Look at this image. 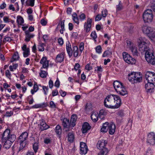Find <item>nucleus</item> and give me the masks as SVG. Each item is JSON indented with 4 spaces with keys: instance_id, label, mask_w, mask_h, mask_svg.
I'll use <instances>...</instances> for the list:
<instances>
[{
    "instance_id": "obj_48",
    "label": "nucleus",
    "mask_w": 155,
    "mask_h": 155,
    "mask_svg": "<svg viewBox=\"0 0 155 155\" xmlns=\"http://www.w3.org/2000/svg\"><path fill=\"white\" fill-rule=\"evenodd\" d=\"M153 150L149 147L148 148L144 155H153Z\"/></svg>"
},
{
    "instance_id": "obj_8",
    "label": "nucleus",
    "mask_w": 155,
    "mask_h": 155,
    "mask_svg": "<svg viewBox=\"0 0 155 155\" xmlns=\"http://www.w3.org/2000/svg\"><path fill=\"white\" fill-rule=\"evenodd\" d=\"M28 134L26 132H23L19 137V142L22 148H24L25 145L26 140L28 138Z\"/></svg>"
},
{
    "instance_id": "obj_34",
    "label": "nucleus",
    "mask_w": 155,
    "mask_h": 155,
    "mask_svg": "<svg viewBox=\"0 0 155 155\" xmlns=\"http://www.w3.org/2000/svg\"><path fill=\"white\" fill-rule=\"evenodd\" d=\"M17 22L18 25H22L24 23V20L23 18L18 15L17 17Z\"/></svg>"
},
{
    "instance_id": "obj_59",
    "label": "nucleus",
    "mask_w": 155,
    "mask_h": 155,
    "mask_svg": "<svg viewBox=\"0 0 155 155\" xmlns=\"http://www.w3.org/2000/svg\"><path fill=\"white\" fill-rule=\"evenodd\" d=\"M42 88L44 91V94L45 95H47L48 92V87L43 86Z\"/></svg>"
},
{
    "instance_id": "obj_63",
    "label": "nucleus",
    "mask_w": 155,
    "mask_h": 155,
    "mask_svg": "<svg viewBox=\"0 0 155 155\" xmlns=\"http://www.w3.org/2000/svg\"><path fill=\"white\" fill-rule=\"evenodd\" d=\"M101 19V16L100 14H98L97 15L95 18V21H98Z\"/></svg>"
},
{
    "instance_id": "obj_60",
    "label": "nucleus",
    "mask_w": 155,
    "mask_h": 155,
    "mask_svg": "<svg viewBox=\"0 0 155 155\" xmlns=\"http://www.w3.org/2000/svg\"><path fill=\"white\" fill-rule=\"evenodd\" d=\"M60 85V82L58 78H57L56 81L54 83V86L57 88L59 87Z\"/></svg>"
},
{
    "instance_id": "obj_22",
    "label": "nucleus",
    "mask_w": 155,
    "mask_h": 155,
    "mask_svg": "<svg viewBox=\"0 0 155 155\" xmlns=\"http://www.w3.org/2000/svg\"><path fill=\"white\" fill-rule=\"evenodd\" d=\"M71 123L69 122V119L67 118H64L62 121V125L64 128H69L70 127H71Z\"/></svg>"
},
{
    "instance_id": "obj_58",
    "label": "nucleus",
    "mask_w": 155,
    "mask_h": 155,
    "mask_svg": "<svg viewBox=\"0 0 155 155\" xmlns=\"http://www.w3.org/2000/svg\"><path fill=\"white\" fill-rule=\"evenodd\" d=\"M51 140L50 138H45L44 139V143L46 144L49 143L51 142Z\"/></svg>"
},
{
    "instance_id": "obj_61",
    "label": "nucleus",
    "mask_w": 155,
    "mask_h": 155,
    "mask_svg": "<svg viewBox=\"0 0 155 155\" xmlns=\"http://www.w3.org/2000/svg\"><path fill=\"white\" fill-rule=\"evenodd\" d=\"M127 46L129 48L134 46L133 43H132L130 41H127Z\"/></svg>"
},
{
    "instance_id": "obj_19",
    "label": "nucleus",
    "mask_w": 155,
    "mask_h": 155,
    "mask_svg": "<svg viewBox=\"0 0 155 155\" xmlns=\"http://www.w3.org/2000/svg\"><path fill=\"white\" fill-rule=\"evenodd\" d=\"M21 48L22 50L23 51V56L25 58H26L30 55L29 48L27 47V45H24Z\"/></svg>"
},
{
    "instance_id": "obj_26",
    "label": "nucleus",
    "mask_w": 155,
    "mask_h": 155,
    "mask_svg": "<svg viewBox=\"0 0 155 155\" xmlns=\"http://www.w3.org/2000/svg\"><path fill=\"white\" fill-rule=\"evenodd\" d=\"M99 117L98 113L96 112H93L91 115V119L94 122H97Z\"/></svg>"
},
{
    "instance_id": "obj_45",
    "label": "nucleus",
    "mask_w": 155,
    "mask_h": 155,
    "mask_svg": "<svg viewBox=\"0 0 155 155\" xmlns=\"http://www.w3.org/2000/svg\"><path fill=\"white\" fill-rule=\"evenodd\" d=\"M18 67V64H13L12 65H10L9 66V69L10 71H13L16 70Z\"/></svg>"
},
{
    "instance_id": "obj_31",
    "label": "nucleus",
    "mask_w": 155,
    "mask_h": 155,
    "mask_svg": "<svg viewBox=\"0 0 155 155\" xmlns=\"http://www.w3.org/2000/svg\"><path fill=\"white\" fill-rule=\"evenodd\" d=\"M19 57L17 52H15L13 55L12 58L11 60V62H12L13 61L18 60Z\"/></svg>"
},
{
    "instance_id": "obj_18",
    "label": "nucleus",
    "mask_w": 155,
    "mask_h": 155,
    "mask_svg": "<svg viewBox=\"0 0 155 155\" xmlns=\"http://www.w3.org/2000/svg\"><path fill=\"white\" fill-rule=\"evenodd\" d=\"M66 49L67 52L70 58L72 55L73 51L71 48V45L69 41H68L66 44Z\"/></svg>"
},
{
    "instance_id": "obj_47",
    "label": "nucleus",
    "mask_w": 155,
    "mask_h": 155,
    "mask_svg": "<svg viewBox=\"0 0 155 155\" xmlns=\"http://www.w3.org/2000/svg\"><path fill=\"white\" fill-rule=\"evenodd\" d=\"M92 109V104L91 103H88L86 104L85 107V109L86 111H89Z\"/></svg>"
},
{
    "instance_id": "obj_3",
    "label": "nucleus",
    "mask_w": 155,
    "mask_h": 155,
    "mask_svg": "<svg viewBox=\"0 0 155 155\" xmlns=\"http://www.w3.org/2000/svg\"><path fill=\"white\" fill-rule=\"evenodd\" d=\"M16 138L15 135L11 134L9 129L6 130L2 134V142L4 143V147L7 149L9 148Z\"/></svg>"
},
{
    "instance_id": "obj_55",
    "label": "nucleus",
    "mask_w": 155,
    "mask_h": 155,
    "mask_svg": "<svg viewBox=\"0 0 155 155\" xmlns=\"http://www.w3.org/2000/svg\"><path fill=\"white\" fill-rule=\"evenodd\" d=\"M38 148V143H35L33 145V149L34 151L36 153Z\"/></svg>"
},
{
    "instance_id": "obj_43",
    "label": "nucleus",
    "mask_w": 155,
    "mask_h": 155,
    "mask_svg": "<svg viewBox=\"0 0 155 155\" xmlns=\"http://www.w3.org/2000/svg\"><path fill=\"white\" fill-rule=\"evenodd\" d=\"M38 90V85L35 84L33 86V89L31 90V92L32 94H33L35 93Z\"/></svg>"
},
{
    "instance_id": "obj_5",
    "label": "nucleus",
    "mask_w": 155,
    "mask_h": 155,
    "mask_svg": "<svg viewBox=\"0 0 155 155\" xmlns=\"http://www.w3.org/2000/svg\"><path fill=\"white\" fill-rule=\"evenodd\" d=\"M113 85L115 90L118 94L124 96L127 94L126 89L120 82L117 81H115L113 83Z\"/></svg>"
},
{
    "instance_id": "obj_52",
    "label": "nucleus",
    "mask_w": 155,
    "mask_h": 155,
    "mask_svg": "<svg viewBox=\"0 0 155 155\" xmlns=\"http://www.w3.org/2000/svg\"><path fill=\"white\" fill-rule=\"evenodd\" d=\"M47 74V73L44 71H41L40 74V75L42 78H45Z\"/></svg>"
},
{
    "instance_id": "obj_28",
    "label": "nucleus",
    "mask_w": 155,
    "mask_h": 155,
    "mask_svg": "<svg viewBox=\"0 0 155 155\" xmlns=\"http://www.w3.org/2000/svg\"><path fill=\"white\" fill-rule=\"evenodd\" d=\"M112 49L110 48H107V50L105 51L102 55L103 57H107L108 55L112 54Z\"/></svg>"
},
{
    "instance_id": "obj_32",
    "label": "nucleus",
    "mask_w": 155,
    "mask_h": 155,
    "mask_svg": "<svg viewBox=\"0 0 155 155\" xmlns=\"http://www.w3.org/2000/svg\"><path fill=\"white\" fill-rule=\"evenodd\" d=\"M107 114V112L105 110L103 109L101 110L98 114L99 117L101 119H102L104 117V116L105 115Z\"/></svg>"
},
{
    "instance_id": "obj_62",
    "label": "nucleus",
    "mask_w": 155,
    "mask_h": 155,
    "mask_svg": "<svg viewBox=\"0 0 155 155\" xmlns=\"http://www.w3.org/2000/svg\"><path fill=\"white\" fill-rule=\"evenodd\" d=\"M79 48L81 52L84 49V44L83 43L81 42L80 44Z\"/></svg>"
},
{
    "instance_id": "obj_12",
    "label": "nucleus",
    "mask_w": 155,
    "mask_h": 155,
    "mask_svg": "<svg viewBox=\"0 0 155 155\" xmlns=\"http://www.w3.org/2000/svg\"><path fill=\"white\" fill-rule=\"evenodd\" d=\"M80 153L82 155H85L87 152L88 150L86 144L83 142L80 143Z\"/></svg>"
},
{
    "instance_id": "obj_23",
    "label": "nucleus",
    "mask_w": 155,
    "mask_h": 155,
    "mask_svg": "<svg viewBox=\"0 0 155 155\" xmlns=\"http://www.w3.org/2000/svg\"><path fill=\"white\" fill-rule=\"evenodd\" d=\"M25 41L26 42H28L31 38L34 36V35L28 31H26L25 32Z\"/></svg>"
},
{
    "instance_id": "obj_44",
    "label": "nucleus",
    "mask_w": 155,
    "mask_h": 155,
    "mask_svg": "<svg viewBox=\"0 0 155 155\" xmlns=\"http://www.w3.org/2000/svg\"><path fill=\"white\" fill-rule=\"evenodd\" d=\"M45 44L42 43H40L38 46V51H43L45 50L44 46Z\"/></svg>"
},
{
    "instance_id": "obj_38",
    "label": "nucleus",
    "mask_w": 155,
    "mask_h": 155,
    "mask_svg": "<svg viewBox=\"0 0 155 155\" xmlns=\"http://www.w3.org/2000/svg\"><path fill=\"white\" fill-rule=\"evenodd\" d=\"M124 116V114L123 112H119L118 115L116 117V120L118 122H121L122 119V117Z\"/></svg>"
},
{
    "instance_id": "obj_15",
    "label": "nucleus",
    "mask_w": 155,
    "mask_h": 155,
    "mask_svg": "<svg viewBox=\"0 0 155 155\" xmlns=\"http://www.w3.org/2000/svg\"><path fill=\"white\" fill-rule=\"evenodd\" d=\"M65 54L64 52H62L58 54L56 56L55 60L56 63H61L64 60Z\"/></svg>"
},
{
    "instance_id": "obj_53",
    "label": "nucleus",
    "mask_w": 155,
    "mask_h": 155,
    "mask_svg": "<svg viewBox=\"0 0 155 155\" xmlns=\"http://www.w3.org/2000/svg\"><path fill=\"white\" fill-rule=\"evenodd\" d=\"M79 17L81 21L84 20L86 18V15L83 13H81L79 15Z\"/></svg>"
},
{
    "instance_id": "obj_6",
    "label": "nucleus",
    "mask_w": 155,
    "mask_h": 155,
    "mask_svg": "<svg viewBox=\"0 0 155 155\" xmlns=\"http://www.w3.org/2000/svg\"><path fill=\"white\" fill-rule=\"evenodd\" d=\"M153 15L152 10L150 9L146 10L143 15V18L144 22L145 23L151 22L153 20Z\"/></svg>"
},
{
    "instance_id": "obj_10",
    "label": "nucleus",
    "mask_w": 155,
    "mask_h": 155,
    "mask_svg": "<svg viewBox=\"0 0 155 155\" xmlns=\"http://www.w3.org/2000/svg\"><path fill=\"white\" fill-rule=\"evenodd\" d=\"M123 56L124 61L128 64H133L135 61L134 59L132 58L129 54L125 52H123Z\"/></svg>"
},
{
    "instance_id": "obj_37",
    "label": "nucleus",
    "mask_w": 155,
    "mask_h": 155,
    "mask_svg": "<svg viewBox=\"0 0 155 155\" xmlns=\"http://www.w3.org/2000/svg\"><path fill=\"white\" fill-rule=\"evenodd\" d=\"M55 132L57 135H60L61 134L62 132L61 127L59 125H57L56 127Z\"/></svg>"
},
{
    "instance_id": "obj_57",
    "label": "nucleus",
    "mask_w": 155,
    "mask_h": 155,
    "mask_svg": "<svg viewBox=\"0 0 155 155\" xmlns=\"http://www.w3.org/2000/svg\"><path fill=\"white\" fill-rule=\"evenodd\" d=\"M6 76L9 79H11V73L8 70H6L5 72Z\"/></svg>"
},
{
    "instance_id": "obj_20",
    "label": "nucleus",
    "mask_w": 155,
    "mask_h": 155,
    "mask_svg": "<svg viewBox=\"0 0 155 155\" xmlns=\"http://www.w3.org/2000/svg\"><path fill=\"white\" fill-rule=\"evenodd\" d=\"M91 126L88 123H84L82 125L81 129L82 133L83 134H84L87 132V131L91 129Z\"/></svg>"
},
{
    "instance_id": "obj_35",
    "label": "nucleus",
    "mask_w": 155,
    "mask_h": 155,
    "mask_svg": "<svg viewBox=\"0 0 155 155\" xmlns=\"http://www.w3.org/2000/svg\"><path fill=\"white\" fill-rule=\"evenodd\" d=\"M73 53V55L74 57H77L78 55V48L77 46H74L73 47V51H72Z\"/></svg>"
},
{
    "instance_id": "obj_7",
    "label": "nucleus",
    "mask_w": 155,
    "mask_h": 155,
    "mask_svg": "<svg viewBox=\"0 0 155 155\" xmlns=\"http://www.w3.org/2000/svg\"><path fill=\"white\" fill-rule=\"evenodd\" d=\"M146 143L149 145L154 146L155 144V133L151 132L147 134Z\"/></svg>"
},
{
    "instance_id": "obj_41",
    "label": "nucleus",
    "mask_w": 155,
    "mask_h": 155,
    "mask_svg": "<svg viewBox=\"0 0 155 155\" xmlns=\"http://www.w3.org/2000/svg\"><path fill=\"white\" fill-rule=\"evenodd\" d=\"M148 36L152 41L155 42V29Z\"/></svg>"
},
{
    "instance_id": "obj_51",
    "label": "nucleus",
    "mask_w": 155,
    "mask_h": 155,
    "mask_svg": "<svg viewBox=\"0 0 155 155\" xmlns=\"http://www.w3.org/2000/svg\"><path fill=\"white\" fill-rule=\"evenodd\" d=\"M149 6L154 11H155V1H152Z\"/></svg>"
},
{
    "instance_id": "obj_42",
    "label": "nucleus",
    "mask_w": 155,
    "mask_h": 155,
    "mask_svg": "<svg viewBox=\"0 0 155 155\" xmlns=\"http://www.w3.org/2000/svg\"><path fill=\"white\" fill-rule=\"evenodd\" d=\"M68 141L71 142H73L74 138L73 134L71 132L68 133Z\"/></svg>"
},
{
    "instance_id": "obj_17",
    "label": "nucleus",
    "mask_w": 155,
    "mask_h": 155,
    "mask_svg": "<svg viewBox=\"0 0 155 155\" xmlns=\"http://www.w3.org/2000/svg\"><path fill=\"white\" fill-rule=\"evenodd\" d=\"M154 83L148 82L145 85V88L147 92H152L155 86Z\"/></svg>"
},
{
    "instance_id": "obj_4",
    "label": "nucleus",
    "mask_w": 155,
    "mask_h": 155,
    "mask_svg": "<svg viewBox=\"0 0 155 155\" xmlns=\"http://www.w3.org/2000/svg\"><path fill=\"white\" fill-rule=\"evenodd\" d=\"M128 76L129 81L132 84L140 82L142 80V77L140 72H131L128 74Z\"/></svg>"
},
{
    "instance_id": "obj_56",
    "label": "nucleus",
    "mask_w": 155,
    "mask_h": 155,
    "mask_svg": "<svg viewBox=\"0 0 155 155\" xmlns=\"http://www.w3.org/2000/svg\"><path fill=\"white\" fill-rule=\"evenodd\" d=\"M12 40V39L9 37H6V36L5 37L3 40V42L4 43H5L6 41L10 42Z\"/></svg>"
},
{
    "instance_id": "obj_27",
    "label": "nucleus",
    "mask_w": 155,
    "mask_h": 155,
    "mask_svg": "<svg viewBox=\"0 0 155 155\" xmlns=\"http://www.w3.org/2000/svg\"><path fill=\"white\" fill-rule=\"evenodd\" d=\"M64 20L62 21L60 20V22L58 24L57 27V29L58 28V26L60 25L61 29L60 30V31L61 34H63V33L64 31H65L64 24Z\"/></svg>"
},
{
    "instance_id": "obj_39",
    "label": "nucleus",
    "mask_w": 155,
    "mask_h": 155,
    "mask_svg": "<svg viewBox=\"0 0 155 155\" xmlns=\"http://www.w3.org/2000/svg\"><path fill=\"white\" fill-rule=\"evenodd\" d=\"M47 105V103H43L35 105L33 106V107L37 108L40 107H46Z\"/></svg>"
},
{
    "instance_id": "obj_9",
    "label": "nucleus",
    "mask_w": 155,
    "mask_h": 155,
    "mask_svg": "<svg viewBox=\"0 0 155 155\" xmlns=\"http://www.w3.org/2000/svg\"><path fill=\"white\" fill-rule=\"evenodd\" d=\"M145 78L148 82L155 83V73L147 71L145 74Z\"/></svg>"
},
{
    "instance_id": "obj_1",
    "label": "nucleus",
    "mask_w": 155,
    "mask_h": 155,
    "mask_svg": "<svg viewBox=\"0 0 155 155\" xmlns=\"http://www.w3.org/2000/svg\"><path fill=\"white\" fill-rule=\"evenodd\" d=\"M137 42L139 50L142 51L143 52L146 51L145 58L147 62L152 65L154 64V56L148 48V45L150 44L148 40L145 38L140 37L138 39Z\"/></svg>"
},
{
    "instance_id": "obj_24",
    "label": "nucleus",
    "mask_w": 155,
    "mask_h": 155,
    "mask_svg": "<svg viewBox=\"0 0 155 155\" xmlns=\"http://www.w3.org/2000/svg\"><path fill=\"white\" fill-rule=\"evenodd\" d=\"M116 127L115 124L113 123H110L108 126V130L109 133L111 135L114 134L115 130Z\"/></svg>"
},
{
    "instance_id": "obj_14",
    "label": "nucleus",
    "mask_w": 155,
    "mask_h": 155,
    "mask_svg": "<svg viewBox=\"0 0 155 155\" xmlns=\"http://www.w3.org/2000/svg\"><path fill=\"white\" fill-rule=\"evenodd\" d=\"M155 29L147 26H143L142 27L143 32L146 34L150 35Z\"/></svg>"
},
{
    "instance_id": "obj_50",
    "label": "nucleus",
    "mask_w": 155,
    "mask_h": 155,
    "mask_svg": "<svg viewBox=\"0 0 155 155\" xmlns=\"http://www.w3.org/2000/svg\"><path fill=\"white\" fill-rule=\"evenodd\" d=\"M122 9V3L120 1H119V4L116 5V10L117 11H120Z\"/></svg>"
},
{
    "instance_id": "obj_30",
    "label": "nucleus",
    "mask_w": 155,
    "mask_h": 155,
    "mask_svg": "<svg viewBox=\"0 0 155 155\" xmlns=\"http://www.w3.org/2000/svg\"><path fill=\"white\" fill-rule=\"evenodd\" d=\"M108 123L106 122L104 123L102 126V127L101 129V131L103 132H106L108 129Z\"/></svg>"
},
{
    "instance_id": "obj_2",
    "label": "nucleus",
    "mask_w": 155,
    "mask_h": 155,
    "mask_svg": "<svg viewBox=\"0 0 155 155\" xmlns=\"http://www.w3.org/2000/svg\"><path fill=\"white\" fill-rule=\"evenodd\" d=\"M104 104L106 107L110 109H117L121 105V100L118 96L110 94L106 97Z\"/></svg>"
},
{
    "instance_id": "obj_11",
    "label": "nucleus",
    "mask_w": 155,
    "mask_h": 155,
    "mask_svg": "<svg viewBox=\"0 0 155 155\" xmlns=\"http://www.w3.org/2000/svg\"><path fill=\"white\" fill-rule=\"evenodd\" d=\"M92 20L90 18H87V21L84 24V30L86 33L90 31L92 26Z\"/></svg>"
},
{
    "instance_id": "obj_16",
    "label": "nucleus",
    "mask_w": 155,
    "mask_h": 155,
    "mask_svg": "<svg viewBox=\"0 0 155 155\" xmlns=\"http://www.w3.org/2000/svg\"><path fill=\"white\" fill-rule=\"evenodd\" d=\"M107 144V142L106 140H101L98 141L97 144V147L99 149L102 150L106 148L105 146Z\"/></svg>"
},
{
    "instance_id": "obj_36",
    "label": "nucleus",
    "mask_w": 155,
    "mask_h": 155,
    "mask_svg": "<svg viewBox=\"0 0 155 155\" xmlns=\"http://www.w3.org/2000/svg\"><path fill=\"white\" fill-rule=\"evenodd\" d=\"M35 1V0H27L25 3L27 6L33 7L34 5Z\"/></svg>"
},
{
    "instance_id": "obj_29",
    "label": "nucleus",
    "mask_w": 155,
    "mask_h": 155,
    "mask_svg": "<svg viewBox=\"0 0 155 155\" xmlns=\"http://www.w3.org/2000/svg\"><path fill=\"white\" fill-rule=\"evenodd\" d=\"M72 17V20L77 25H78L79 24V20L77 14L75 12L73 13Z\"/></svg>"
},
{
    "instance_id": "obj_13",
    "label": "nucleus",
    "mask_w": 155,
    "mask_h": 155,
    "mask_svg": "<svg viewBox=\"0 0 155 155\" xmlns=\"http://www.w3.org/2000/svg\"><path fill=\"white\" fill-rule=\"evenodd\" d=\"M40 124H38L40 130L41 131L46 130L49 127L45 123V121L43 119L40 120Z\"/></svg>"
},
{
    "instance_id": "obj_54",
    "label": "nucleus",
    "mask_w": 155,
    "mask_h": 155,
    "mask_svg": "<svg viewBox=\"0 0 155 155\" xmlns=\"http://www.w3.org/2000/svg\"><path fill=\"white\" fill-rule=\"evenodd\" d=\"M108 14V12L106 9L103 10L102 11V16L103 17L105 18Z\"/></svg>"
},
{
    "instance_id": "obj_25",
    "label": "nucleus",
    "mask_w": 155,
    "mask_h": 155,
    "mask_svg": "<svg viewBox=\"0 0 155 155\" xmlns=\"http://www.w3.org/2000/svg\"><path fill=\"white\" fill-rule=\"evenodd\" d=\"M77 119V116L75 114H73L71 117L70 123L71 126L74 127L75 125V122Z\"/></svg>"
},
{
    "instance_id": "obj_49",
    "label": "nucleus",
    "mask_w": 155,
    "mask_h": 155,
    "mask_svg": "<svg viewBox=\"0 0 155 155\" xmlns=\"http://www.w3.org/2000/svg\"><path fill=\"white\" fill-rule=\"evenodd\" d=\"M96 52L98 54H100L102 52V48L101 45H98L95 47Z\"/></svg>"
},
{
    "instance_id": "obj_40",
    "label": "nucleus",
    "mask_w": 155,
    "mask_h": 155,
    "mask_svg": "<svg viewBox=\"0 0 155 155\" xmlns=\"http://www.w3.org/2000/svg\"><path fill=\"white\" fill-rule=\"evenodd\" d=\"M108 152V150L107 148H104L101 150L98 155H107Z\"/></svg>"
},
{
    "instance_id": "obj_64",
    "label": "nucleus",
    "mask_w": 155,
    "mask_h": 155,
    "mask_svg": "<svg viewBox=\"0 0 155 155\" xmlns=\"http://www.w3.org/2000/svg\"><path fill=\"white\" fill-rule=\"evenodd\" d=\"M10 19L7 16H5L3 18V21L5 23H7L9 22Z\"/></svg>"
},
{
    "instance_id": "obj_46",
    "label": "nucleus",
    "mask_w": 155,
    "mask_h": 155,
    "mask_svg": "<svg viewBox=\"0 0 155 155\" xmlns=\"http://www.w3.org/2000/svg\"><path fill=\"white\" fill-rule=\"evenodd\" d=\"M90 36L92 38L93 40L94 41L96 42L97 41L96 39L97 37V35L95 31H92Z\"/></svg>"
},
{
    "instance_id": "obj_33",
    "label": "nucleus",
    "mask_w": 155,
    "mask_h": 155,
    "mask_svg": "<svg viewBox=\"0 0 155 155\" xmlns=\"http://www.w3.org/2000/svg\"><path fill=\"white\" fill-rule=\"evenodd\" d=\"M130 49L134 55L137 56L138 55L137 48L135 46L131 47Z\"/></svg>"
},
{
    "instance_id": "obj_21",
    "label": "nucleus",
    "mask_w": 155,
    "mask_h": 155,
    "mask_svg": "<svg viewBox=\"0 0 155 155\" xmlns=\"http://www.w3.org/2000/svg\"><path fill=\"white\" fill-rule=\"evenodd\" d=\"M40 63L42 64V67L44 68H47L48 67V61L46 57H43L41 60Z\"/></svg>"
}]
</instances>
